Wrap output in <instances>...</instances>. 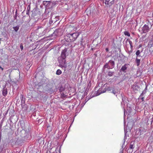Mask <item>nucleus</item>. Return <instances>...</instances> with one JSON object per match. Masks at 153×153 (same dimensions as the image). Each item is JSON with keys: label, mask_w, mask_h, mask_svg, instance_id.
Instances as JSON below:
<instances>
[{"label": "nucleus", "mask_w": 153, "mask_h": 153, "mask_svg": "<svg viewBox=\"0 0 153 153\" xmlns=\"http://www.w3.org/2000/svg\"><path fill=\"white\" fill-rule=\"evenodd\" d=\"M79 35V33H75L67 34L65 36V39L67 42H70L75 41Z\"/></svg>", "instance_id": "nucleus-1"}, {"label": "nucleus", "mask_w": 153, "mask_h": 153, "mask_svg": "<svg viewBox=\"0 0 153 153\" xmlns=\"http://www.w3.org/2000/svg\"><path fill=\"white\" fill-rule=\"evenodd\" d=\"M115 67V62L112 60H110L109 62L106 63L103 66V68H107L108 69H112Z\"/></svg>", "instance_id": "nucleus-2"}, {"label": "nucleus", "mask_w": 153, "mask_h": 153, "mask_svg": "<svg viewBox=\"0 0 153 153\" xmlns=\"http://www.w3.org/2000/svg\"><path fill=\"white\" fill-rule=\"evenodd\" d=\"M105 6L107 7H110L114 3V0H103Z\"/></svg>", "instance_id": "nucleus-3"}, {"label": "nucleus", "mask_w": 153, "mask_h": 153, "mask_svg": "<svg viewBox=\"0 0 153 153\" xmlns=\"http://www.w3.org/2000/svg\"><path fill=\"white\" fill-rule=\"evenodd\" d=\"M43 4L45 6L46 9H48L51 7L53 3L50 1H44Z\"/></svg>", "instance_id": "nucleus-4"}, {"label": "nucleus", "mask_w": 153, "mask_h": 153, "mask_svg": "<svg viewBox=\"0 0 153 153\" xmlns=\"http://www.w3.org/2000/svg\"><path fill=\"white\" fill-rule=\"evenodd\" d=\"M60 30L59 29L56 30L54 31V32L50 36V37H51V39H54L55 38H56V36L59 35L58 33Z\"/></svg>", "instance_id": "nucleus-5"}, {"label": "nucleus", "mask_w": 153, "mask_h": 153, "mask_svg": "<svg viewBox=\"0 0 153 153\" xmlns=\"http://www.w3.org/2000/svg\"><path fill=\"white\" fill-rule=\"evenodd\" d=\"M150 28L146 24L143 27L142 31L143 33H145L148 32L150 30Z\"/></svg>", "instance_id": "nucleus-6"}, {"label": "nucleus", "mask_w": 153, "mask_h": 153, "mask_svg": "<svg viewBox=\"0 0 153 153\" xmlns=\"http://www.w3.org/2000/svg\"><path fill=\"white\" fill-rule=\"evenodd\" d=\"M129 65L128 64H125V65L122 66L121 69L120 70V71H122L123 72H126V70L127 69V68L129 67Z\"/></svg>", "instance_id": "nucleus-7"}, {"label": "nucleus", "mask_w": 153, "mask_h": 153, "mask_svg": "<svg viewBox=\"0 0 153 153\" xmlns=\"http://www.w3.org/2000/svg\"><path fill=\"white\" fill-rule=\"evenodd\" d=\"M48 80L45 79H43L41 80L38 83V85L39 86H42L43 85L46 84L48 82Z\"/></svg>", "instance_id": "nucleus-8"}, {"label": "nucleus", "mask_w": 153, "mask_h": 153, "mask_svg": "<svg viewBox=\"0 0 153 153\" xmlns=\"http://www.w3.org/2000/svg\"><path fill=\"white\" fill-rule=\"evenodd\" d=\"M67 51V49H65L63 50L61 54V57L63 59L62 61L65 60V59L66 58V54L65 53Z\"/></svg>", "instance_id": "nucleus-9"}, {"label": "nucleus", "mask_w": 153, "mask_h": 153, "mask_svg": "<svg viewBox=\"0 0 153 153\" xmlns=\"http://www.w3.org/2000/svg\"><path fill=\"white\" fill-rule=\"evenodd\" d=\"M59 63L60 64L59 65V66L62 68H66V66L65 65V60L62 61L61 62L60 61H59Z\"/></svg>", "instance_id": "nucleus-10"}, {"label": "nucleus", "mask_w": 153, "mask_h": 153, "mask_svg": "<svg viewBox=\"0 0 153 153\" xmlns=\"http://www.w3.org/2000/svg\"><path fill=\"white\" fill-rule=\"evenodd\" d=\"M7 94V89L6 87L4 88L2 90V94L3 96L5 97Z\"/></svg>", "instance_id": "nucleus-11"}, {"label": "nucleus", "mask_w": 153, "mask_h": 153, "mask_svg": "<svg viewBox=\"0 0 153 153\" xmlns=\"http://www.w3.org/2000/svg\"><path fill=\"white\" fill-rule=\"evenodd\" d=\"M143 51V49H142L141 50H137L136 53V57H140V54Z\"/></svg>", "instance_id": "nucleus-12"}, {"label": "nucleus", "mask_w": 153, "mask_h": 153, "mask_svg": "<svg viewBox=\"0 0 153 153\" xmlns=\"http://www.w3.org/2000/svg\"><path fill=\"white\" fill-rule=\"evenodd\" d=\"M140 59H138V57H136L135 62L137 66H139L140 65Z\"/></svg>", "instance_id": "nucleus-13"}, {"label": "nucleus", "mask_w": 153, "mask_h": 153, "mask_svg": "<svg viewBox=\"0 0 153 153\" xmlns=\"http://www.w3.org/2000/svg\"><path fill=\"white\" fill-rule=\"evenodd\" d=\"M21 103H23V104H24L25 102V98L24 97V96L22 95L21 94Z\"/></svg>", "instance_id": "nucleus-14"}, {"label": "nucleus", "mask_w": 153, "mask_h": 153, "mask_svg": "<svg viewBox=\"0 0 153 153\" xmlns=\"http://www.w3.org/2000/svg\"><path fill=\"white\" fill-rule=\"evenodd\" d=\"M132 88L134 91H137L138 88V87L136 84H134L132 85Z\"/></svg>", "instance_id": "nucleus-15"}, {"label": "nucleus", "mask_w": 153, "mask_h": 153, "mask_svg": "<svg viewBox=\"0 0 153 153\" xmlns=\"http://www.w3.org/2000/svg\"><path fill=\"white\" fill-rule=\"evenodd\" d=\"M107 90H106V89L105 88L102 91L101 89H99V90L98 91V92L99 94H100L102 93H104Z\"/></svg>", "instance_id": "nucleus-16"}, {"label": "nucleus", "mask_w": 153, "mask_h": 153, "mask_svg": "<svg viewBox=\"0 0 153 153\" xmlns=\"http://www.w3.org/2000/svg\"><path fill=\"white\" fill-rule=\"evenodd\" d=\"M134 143L133 142H131L130 144L129 149H132L134 148Z\"/></svg>", "instance_id": "nucleus-17"}, {"label": "nucleus", "mask_w": 153, "mask_h": 153, "mask_svg": "<svg viewBox=\"0 0 153 153\" xmlns=\"http://www.w3.org/2000/svg\"><path fill=\"white\" fill-rule=\"evenodd\" d=\"M114 73V72L109 71L108 73V75L109 76H112Z\"/></svg>", "instance_id": "nucleus-18"}, {"label": "nucleus", "mask_w": 153, "mask_h": 153, "mask_svg": "<svg viewBox=\"0 0 153 153\" xmlns=\"http://www.w3.org/2000/svg\"><path fill=\"white\" fill-rule=\"evenodd\" d=\"M19 25L13 27V29L14 30H15L16 32H17L19 29Z\"/></svg>", "instance_id": "nucleus-19"}, {"label": "nucleus", "mask_w": 153, "mask_h": 153, "mask_svg": "<svg viewBox=\"0 0 153 153\" xmlns=\"http://www.w3.org/2000/svg\"><path fill=\"white\" fill-rule=\"evenodd\" d=\"M62 73V72L60 69H58L56 72V74L57 75H60Z\"/></svg>", "instance_id": "nucleus-20"}, {"label": "nucleus", "mask_w": 153, "mask_h": 153, "mask_svg": "<svg viewBox=\"0 0 153 153\" xmlns=\"http://www.w3.org/2000/svg\"><path fill=\"white\" fill-rule=\"evenodd\" d=\"M124 34H125V35L126 36H130V34L129 33V32L128 31H124Z\"/></svg>", "instance_id": "nucleus-21"}, {"label": "nucleus", "mask_w": 153, "mask_h": 153, "mask_svg": "<svg viewBox=\"0 0 153 153\" xmlns=\"http://www.w3.org/2000/svg\"><path fill=\"white\" fill-rule=\"evenodd\" d=\"M29 64H27L26 66V69H29L31 66V63H29V62H28Z\"/></svg>", "instance_id": "nucleus-22"}, {"label": "nucleus", "mask_w": 153, "mask_h": 153, "mask_svg": "<svg viewBox=\"0 0 153 153\" xmlns=\"http://www.w3.org/2000/svg\"><path fill=\"white\" fill-rule=\"evenodd\" d=\"M105 89H106V90L107 91H111L112 90L111 88L110 87H108L107 88H106Z\"/></svg>", "instance_id": "nucleus-23"}, {"label": "nucleus", "mask_w": 153, "mask_h": 153, "mask_svg": "<svg viewBox=\"0 0 153 153\" xmlns=\"http://www.w3.org/2000/svg\"><path fill=\"white\" fill-rule=\"evenodd\" d=\"M22 107L23 108H26V107L25 105V104H23V103H21Z\"/></svg>", "instance_id": "nucleus-24"}, {"label": "nucleus", "mask_w": 153, "mask_h": 153, "mask_svg": "<svg viewBox=\"0 0 153 153\" xmlns=\"http://www.w3.org/2000/svg\"><path fill=\"white\" fill-rule=\"evenodd\" d=\"M64 90V88L62 87H61L59 89V91L60 92H62Z\"/></svg>", "instance_id": "nucleus-25"}, {"label": "nucleus", "mask_w": 153, "mask_h": 153, "mask_svg": "<svg viewBox=\"0 0 153 153\" xmlns=\"http://www.w3.org/2000/svg\"><path fill=\"white\" fill-rule=\"evenodd\" d=\"M65 96V94L63 92H61V97H64Z\"/></svg>", "instance_id": "nucleus-26"}, {"label": "nucleus", "mask_w": 153, "mask_h": 153, "mask_svg": "<svg viewBox=\"0 0 153 153\" xmlns=\"http://www.w3.org/2000/svg\"><path fill=\"white\" fill-rule=\"evenodd\" d=\"M146 93L145 91L144 90L143 92L140 95V97H142L143 95V94H145Z\"/></svg>", "instance_id": "nucleus-27"}, {"label": "nucleus", "mask_w": 153, "mask_h": 153, "mask_svg": "<svg viewBox=\"0 0 153 153\" xmlns=\"http://www.w3.org/2000/svg\"><path fill=\"white\" fill-rule=\"evenodd\" d=\"M17 18V11H16L15 14L14 16V20L16 19Z\"/></svg>", "instance_id": "nucleus-28"}, {"label": "nucleus", "mask_w": 153, "mask_h": 153, "mask_svg": "<svg viewBox=\"0 0 153 153\" xmlns=\"http://www.w3.org/2000/svg\"><path fill=\"white\" fill-rule=\"evenodd\" d=\"M130 47L131 49V51H129L130 53H131L133 51V45H130Z\"/></svg>", "instance_id": "nucleus-29"}, {"label": "nucleus", "mask_w": 153, "mask_h": 153, "mask_svg": "<svg viewBox=\"0 0 153 153\" xmlns=\"http://www.w3.org/2000/svg\"><path fill=\"white\" fill-rule=\"evenodd\" d=\"M20 48L22 50L23 49V46L22 44H20Z\"/></svg>", "instance_id": "nucleus-30"}, {"label": "nucleus", "mask_w": 153, "mask_h": 153, "mask_svg": "<svg viewBox=\"0 0 153 153\" xmlns=\"http://www.w3.org/2000/svg\"><path fill=\"white\" fill-rule=\"evenodd\" d=\"M112 93L115 94L117 93L116 91L114 89H113Z\"/></svg>", "instance_id": "nucleus-31"}, {"label": "nucleus", "mask_w": 153, "mask_h": 153, "mask_svg": "<svg viewBox=\"0 0 153 153\" xmlns=\"http://www.w3.org/2000/svg\"><path fill=\"white\" fill-rule=\"evenodd\" d=\"M128 42H129V44H130V45H132V42L130 40H129L128 41Z\"/></svg>", "instance_id": "nucleus-32"}, {"label": "nucleus", "mask_w": 153, "mask_h": 153, "mask_svg": "<svg viewBox=\"0 0 153 153\" xmlns=\"http://www.w3.org/2000/svg\"><path fill=\"white\" fill-rule=\"evenodd\" d=\"M27 10H28V11H29V10H30V5H28L27 6Z\"/></svg>", "instance_id": "nucleus-33"}, {"label": "nucleus", "mask_w": 153, "mask_h": 153, "mask_svg": "<svg viewBox=\"0 0 153 153\" xmlns=\"http://www.w3.org/2000/svg\"><path fill=\"white\" fill-rule=\"evenodd\" d=\"M52 90V88H50L49 89H48V92H50Z\"/></svg>", "instance_id": "nucleus-34"}, {"label": "nucleus", "mask_w": 153, "mask_h": 153, "mask_svg": "<svg viewBox=\"0 0 153 153\" xmlns=\"http://www.w3.org/2000/svg\"><path fill=\"white\" fill-rule=\"evenodd\" d=\"M151 124H152V123L153 122V117H152V118L151 119Z\"/></svg>", "instance_id": "nucleus-35"}, {"label": "nucleus", "mask_w": 153, "mask_h": 153, "mask_svg": "<svg viewBox=\"0 0 153 153\" xmlns=\"http://www.w3.org/2000/svg\"><path fill=\"white\" fill-rule=\"evenodd\" d=\"M106 51L107 52H108V51H109V50H108V48H106Z\"/></svg>", "instance_id": "nucleus-36"}, {"label": "nucleus", "mask_w": 153, "mask_h": 153, "mask_svg": "<svg viewBox=\"0 0 153 153\" xmlns=\"http://www.w3.org/2000/svg\"><path fill=\"white\" fill-rule=\"evenodd\" d=\"M29 12V11H28V10H27V12H26V14H28Z\"/></svg>", "instance_id": "nucleus-37"}, {"label": "nucleus", "mask_w": 153, "mask_h": 153, "mask_svg": "<svg viewBox=\"0 0 153 153\" xmlns=\"http://www.w3.org/2000/svg\"><path fill=\"white\" fill-rule=\"evenodd\" d=\"M147 90V86H146V88H145L144 90L145 91Z\"/></svg>", "instance_id": "nucleus-38"}, {"label": "nucleus", "mask_w": 153, "mask_h": 153, "mask_svg": "<svg viewBox=\"0 0 153 153\" xmlns=\"http://www.w3.org/2000/svg\"><path fill=\"white\" fill-rule=\"evenodd\" d=\"M0 68L2 70H3V68H2L0 66Z\"/></svg>", "instance_id": "nucleus-39"}, {"label": "nucleus", "mask_w": 153, "mask_h": 153, "mask_svg": "<svg viewBox=\"0 0 153 153\" xmlns=\"http://www.w3.org/2000/svg\"><path fill=\"white\" fill-rule=\"evenodd\" d=\"M141 99L142 100V101H143V100H144V97H141Z\"/></svg>", "instance_id": "nucleus-40"}, {"label": "nucleus", "mask_w": 153, "mask_h": 153, "mask_svg": "<svg viewBox=\"0 0 153 153\" xmlns=\"http://www.w3.org/2000/svg\"><path fill=\"white\" fill-rule=\"evenodd\" d=\"M118 50H120V52L121 51V50L120 48H118Z\"/></svg>", "instance_id": "nucleus-41"}, {"label": "nucleus", "mask_w": 153, "mask_h": 153, "mask_svg": "<svg viewBox=\"0 0 153 153\" xmlns=\"http://www.w3.org/2000/svg\"><path fill=\"white\" fill-rule=\"evenodd\" d=\"M11 80H10V81L9 82V83H10V84H11Z\"/></svg>", "instance_id": "nucleus-42"}, {"label": "nucleus", "mask_w": 153, "mask_h": 153, "mask_svg": "<svg viewBox=\"0 0 153 153\" xmlns=\"http://www.w3.org/2000/svg\"><path fill=\"white\" fill-rule=\"evenodd\" d=\"M142 56H140V57H138V59H141V58Z\"/></svg>", "instance_id": "nucleus-43"}, {"label": "nucleus", "mask_w": 153, "mask_h": 153, "mask_svg": "<svg viewBox=\"0 0 153 153\" xmlns=\"http://www.w3.org/2000/svg\"><path fill=\"white\" fill-rule=\"evenodd\" d=\"M120 153H123V152L122 151H120Z\"/></svg>", "instance_id": "nucleus-44"}, {"label": "nucleus", "mask_w": 153, "mask_h": 153, "mask_svg": "<svg viewBox=\"0 0 153 153\" xmlns=\"http://www.w3.org/2000/svg\"><path fill=\"white\" fill-rule=\"evenodd\" d=\"M139 48L141 47V45H139Z\"/></svg>", "instance_id": "nucleus-45"}, {"label": "nucleus", "mask_w": 153, "mask_h": 153, "mask_svg": "<svg viewBox=\"0 0 153 153\" xmlns=\"http://www.w3.org/2000/svg\"><path fill=\"white\" fill-rule=\"evenodd\" d=\"M48 85L46 86V88H47V87H48Z\"/></svg>", "instance_id": "nucleus-46"}, {"label": "nucleus", "mask_w": 153, "mask_h": 153, "mask_svg": "<svg viewBox=\"0 0 153 153\" xmlns=\"http://www.w3.org/2000/svg\"><path fill=\"white\" fill-rule=\"evenodd\" d=\"M152 16H153V13H152Z\"/></svg>", "instance_id": "nucleus-47"}, {"label": "nucleus", "mask_w": 153, "mask_h": 153, "mask_svg": "<svg viewBox=\"0 0 153 153\" xmlns=\"http://www.w3.org/2000/svg\"><path fill=\"white\" fill-rule=\"evenodd\" d=\"M1 39L0 38V41L1 40Z\"/></svg>", "instance_id": "nucleus-48"}]
</instances>
